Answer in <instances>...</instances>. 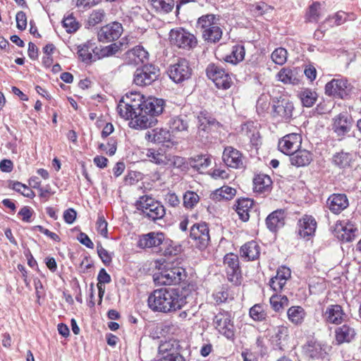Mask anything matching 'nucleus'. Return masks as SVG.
<instances>
[{
  "label": "nucleus",
  "instance_id": "1",
  "mask_svg": "<svg viewBox=\"0 0 361 361\" xmlns=\"http://www.w3.org/2000/svg\"><path fill=\"white\" fill-rule=\"evenodd\" d=\"M164 106V101L161 99H145L140 93L130 92L120 99L117 111L121 118L130 120V128L145 129L155 125V117L163 112Z\"/></svg>",
  "mask_w": 361,
  "mask_h": 361
},
{
  "label": "nucleus",
  "instance_id": "2",
  "mask_svg": "<svg viewBox=\"0 0 361 361\" xmlns=\"http://www.w3.org/2000/svg\"><path fill=\"white\" fill-rule=\"evenodd\" d=\"M183 290L173 288L154 290L148 297V306L153 311L169 313L181 309L187 303Z\"/></svg>",
  "mask_w": 361,
  "mask_h": 361
},
{
  "label": "nucleus",
  "instance_id": "3",
  "mask_svg": "<svg viewBox=\"0 0 361 361\" xmlns=\"http://www.w3.org/2000/svg\"><path fill=\"white\" fill-rule=\"evenodd\" d=\"M197 27L202 32V39L208 43H216L222 37V30L216 22L214 14H206L197 20Z\"/></svg>",
  "mask_w": 361,
  "mask_h": 361
},
{
  "label": "nucleus",
  "instance_id": "4",
  "mask_svg": "<svg viewBox=\"0 0 361 361\" xmlns=\"http://www.w3.org/2000/svg\"><path fill=\"white\" fill-rule=\"evenodd\" d=\"M136 207L143 216L153 221L163 219L166 214L164 206L150 196H141L136 202Z\"/></svg>",
  "mask_w": 361,
  "mask_h": 361
},
{
  "label": "nucleus",
  "instance_id": "5",
  "mask_svg": "<svg viewBox=\"0 0 361 361\" xmlns=\"http://www.w3.org/2000/svg\"><path fill=\"white\" fill-rule=\"evenodd\" d=\"M169 40L171 44L188 51L197 45L196 36L183 27L172 29L169 32Z\"/></svg>",
  "mask_w": 361,
  "mask_h": 361
},
{
  "label": "nucleus",
  "instance_id": "6",
  "mask_svg": "<svg viewBox=\"0 0 361 361\" xmlns=\"http://www.w3.org/2000/svg\"><path fill=\"white\" fill-rule=\"evenodd\" d=\"M186 278L185 270L180 267H174L166 269L157 274L154 276L156 283L163 286H171L179 283Z\"/></svg>",
  "mask_w": 361,
  "mask_h": 361
},
{
  "label": "nucleus",
  "instance_id": "7",
  "mask_svg": "<svg viewBox=\"0 0 361 361\" xmlns=\"http://www.w3.org/2000/svg\"><path fill=\"white\" fill-rule=\"evenodd\" d=\"M190 238L193 240V245L200 250L207 248L210 241L209 230L207 223L195 224L190 228Z\"/></svg>",
  "mask_w": 361,
  "mask_h": 361
},
{
  "label": "nucleus",
  "instance_id": "8",
  "mask_svg": "<svg viewBox=\"0 0 361 361\" xmlns=\"http://www.w3.org/2000/svg\"><path fill=\"white\" fill-rule=\"evenodd\" d=\"M206 73L208 78L212 80L218 88L226 90L231 86V78L222 67L214 63L209 64Z\"/></svg>",
  "mask_w": 361,
  "mask_h": 361
},
{
  "label": "nucleus",
  "instance_id": "9",
  "mask_svg": "<svg viewBox=\"0 0 361 361\" xmlns=\"http://www.w3.org/2000/svg\"><path fill=\"white\" fill-rule=\"evenodd\" d=\"M353 121L347 112L336 115L331 120V130L339 140L343 139L351 130Z\"/></svg>",
  "mask_w": 361,
  "mask_h": 361
},
{
  "label": "nucleus",
  "instance_id": "10",
  "mask_svg": "<svg viewBox=\"0 0 361 361\" xmlns=\"http://www.w3.org/2000/svg\"><path fill=\"white\" fill-rule=\"evenodd\" d=\"M192 68L188 61L181 59L169 68V78L176 83H181L188 80L192 75Z\"/></svg>",
  "mask_w": 361,
  "mask_h": 361
},
{
  "label": "nucleus",
  "instance_id": "11",
  "mask_svg": "<svg viewBox=\"0 0 361 361\" xmlns=\"http://www.w3.org/2000/svg\"><path fill=\"white\" fill-rule=\"evenodd\" d=\"M293 104L289 99L280 98L274 101L272 116L278 121L288 122L293 116Z\"/></svg>",
  "mask_w": 361,
  "mask_h": 361
},
{
  "label": "nucleus",
  "instance_id": "12",
  "mask_svg": "<svg viewBox=\"0 0 361 361\" xmlns=\"http://www.w3.org/2000/svg\"><path fill=\"white\" fill-rule=\"evenodd\" d=\"M215 329L227 338H233L235 328L231 314L228 312H220L214 318Z\"/></svg>",
  "mask_w": 361,
  "mask_h": 361
},
{
  "label": "nucleus",
  "instance_id": "13",
  "mask_svg": "<svg viewBox=\"0 0 361 361\" xmlns=\"http://www.w3.org/2000/svg\"><path fill=\"white\" fill-rule=\"evenodd\" d=\"M159 70L156 66L148 64L137 68L134 74V82L137 85L146 86L151 85L159 76Z\"/></svg>",
  "mask_w": 361,
  "mask_h": 361
},
{
  "label": "nucleus",
  "instance_id": "14",
  "mask_svg": "<svg viewBox=\"0 0 361 361\" xmlns=\"http://www.w3.org/2000/svg\"><path fill=\"white\" fill-rule=\"evenodd\" d=\"M123 32L121 23L114 21L102 27L97 33L100 42L106 43L118 39Z\"/></svg>",
  "mask_w": 361,
  "mask_h": 361
},
{
  "label": "nucleus",
  "instance_id": "15",
  "mask_svg": "<svg viewBox=\"0 0 361 361\" xmlns=\"http://www.w3.org/2000/svg\"><path fill=\"white\" fill-rule=\"evenodd\" d=\"M224 264L228 281L238 284L241 275L238 256L232 252L226 254L224 257Z\"/></svg>",
  "mask_w": 361,
  "mask_h": 361
},
{
  "label": "nucleus",
  "instance_id": "16",
  "mask_svg": "<svg viewBox=\"0 0 361 361\" xmlns=\"http://www.w3.org/2000/svg\"><path fill=\"white\" fill-rule=\"evenodd\" d=\"M351 87L346 79H333L325 86V92L329 96L343 99L349 94Z\"/></svg>",
  "mask_w": 361,
  "mask_h": 361
},
{
  "label": "nucleus",
  "instance_id": "17",
  "mask_svg": "<svg viewBox=\"0 0 361 361\" xmlns=\"http://www.w3.org/2000/svg\"><path fill=\"white\" fill-rule=\"evenodd\" d=\"M301 143L302 137L300 134L290 133L279 141L278 148L283 154L291 155L300 148Z\"/></svg>",
  "mask_w": 361,
  "mask_h": 361
},
{
  "label": "nucleus",
  "instance_id": "18",
  "mask_svg": "<svg viewBox=\"0 0 361 361\" xmlns=\"http://www.w3.org/2000/svg\"><path fill=\"white\" fill-rule=\"evenodd\" d=\"M322 316L326 323L335 325L342 324L347 318V314L339 305H329Z\"/></svg>",
  "mask_w": 361,
  "mask_h": 361
},
{
  "label": "nucleus",
  "instance_id": "19",
  "mask_svg": "<svg viewBox=\"0 0 361 361\" xmlns=\"http://www.w3.org/2000/svg\"><path fill=\"white\" fill-rule=\"evenodd\" d=\"M222 159L225 164L233 169H243L244 157L242 153L233 147H226L223 152Z\"/></svg>",
  "mask_w": 361,
  "mask_h": 361
},
{
  "label": "nucleus",
  "instance_id": "20",
  "mask_svg": "<svg viewBox=\"0 0 361 361\" xmlns=\"http://www.w3.org/2000/svg\"><path fill=\"white\" fill-rule=\"evenodd\" d=\"M197 119L198 121L197 133L202 137L208 134L214 128H217L219 126V123L207 111H200Z\"/></svg>",
  "mask_w": 361,
  "mask_h": 361
},
{
  "label": "nucleus",
  "instance_id": "21",
  "mask_svg": "<svg viewBox=\"0 0 361 361\" xmlns=\"http://www.w3.org/2000/svg\"><path fill=\"white\" fill-rule=\"evenodd\" d=\"M123 58L126 63L136 66L147 61L149 59V53L142 46L137 45L127 51Z\"/></svg>",
  "mask_w": 361,
  "mask_h": 361
},
{
  "label": "nucleus",
  "instance_id": "22",
  "mask_svg": "<svg viewBox=\"0 0 361 361\" xmlns=\"http://www.w3.org/2000/svg\"><path fill=\"white\" fill-rule=\"evenodd\" d=\"M289 341L288 329L284 326L276 328L274 334L271 336L270 342L275 350H285Z\"/></svg>",
  "mask_w": 361,
  "mask_h": 361
},
{
  "label": "nucleus",
  "instance_id": "23",
  "mask_svg": "<svg viewBox=\"0 0 361 361\" xmlns=\"http://www.w3.org/2000/svg\"><path fill=\"white\" fill-rule=\"evenodd\" d=\"M164 235L161 232H149L139 237L137 247L142 249L157 247L164 243Z\"/></svg>",
  "mask_w": 361,
  "mask_h": 361
},
{
  "label": "nucleus",
  "instance_id": "24",
  "mask_svg": "<svg viewBox=\"0 0 361 361\" xmlns=\"http://www.w3.org/2000/svg\"><path fill=\"white\" fill-rule=\"evenodd\" d=\"M298 235L307 240L314 235L317 222L314 217L309 215L302 216L298 223Z\"/></svg>",
  "mask_w": 361,
  "mask_h": 361
},
{
  "label": "nucleus",
  "instance_id": "25",
  "mask_svg": "<svg viewBox=\"0 0 361 361\" xmlns=\"http://www.w3.org/2000/svg\"><path fill=\"white\" fill-rule=\"evenodd\" d=\"M337 237L343 242H352L356 236L357 228L350 221H343L336 224Z\"/></svg>",
  "mask_w": 361,
  "mask_h": 361
},
{
  "label": "nucleus",
  "instance_id": "26",
  "mask_svg": "<svg viewBox=\"0 0 361 361\" xmlns=\"http://www.w3.org/2000/svg\"><path fill=\"white\" fill-rule=\"evenodd\" d=\"M326 204L332 213L338 214L348 207L349 202L345 194L334 193L329 197Z\"/></svg>",
  "mask_w": 361,
  "mask_h": 361
},
{
  "label": "nucleus",
  "instance_id": "27",
  "mask_svg": "<svg viewBox=\"0 0 361 361\" xmlns=\"http://www.w3.org/2000/svg\"><path fill=\"white\" fill-rule=\"evenodd\" d=\"M124 43L123 42H118L112 43L107 46H99L94 47V54L96 57V61L104 58H107L116 55L117 53L123 50Z\"/></svg>",
  "mask_w": 361,
  "mask_h": 361
},
{
  "label": "nucleus",
  "instance_id": "28",
  "mask_svg": "<svg viewBox=\"0 0 361 361\" xmlns=\"http://www.w3.org/2000/svg\"><path fill=\"white\" fill-rule=\"evenodd\" d=\"M279 81L285 85H298L300 82L298 68L284 67L276 74Z\"/></svg>",
  "mask_w": 361,
  "mask_h": 361
},
{
  "label": "nucleus",
  "instance_id": "29",
  "mask_svg": "<svg viewBox=\"0 0 361 361\" xmlns=\"http://www.w3.org/2000/svg\"><path fill=\"white\" fill-rule=\"evenodd\" d=\"M266 224L269 231L276 232L285 224V212L278 209L271 213L266 219Z\"/></svg>",
  "mask_w": 361,
  "mask_h": 361
},
{
  "label": "nucleus",
  "instance_id": "30",
  "mask_svg": "<svg viewBox=\"0 0 361 361\" xmlns=\"http://www.w3.org/2000/svg\"><path fill=\"white\" fill-rule=\"evenodd\" d=\"M254 201L249 198L239 199L237 201L235 211L240 219L243 221H247L250 219V213L252 211Z\"/></svg>",
  "mask_w": 361,
  "mask_h": 361
},
{
  "label": "nucleus",
  "instance_id": "31",
  "mask_svg": "<svg viewBox=\"0 0 361 361\" xmlns=\"http://www.w3.org/2000/svg\"><path fill=\"white\" fill-rule=\"evenodd\" d=\"M94 45L91 42H87L78 47V54L82 62L88 64L96 61Z\"/></svg>",
  "mask_w": 361,
  "mask_h": 361
},
{
  "label": "nucleus",
  "instance_id": "32",
  "mask_svg": "<svg viewBox=\"0 0 361 361\" xmlns=\"http://www.w3.org/2000/svg\"><path fill=\"white\" fill-rule=\"evenodd\" d=\"M242 257L248 261L257 259L260 254V247L257 242L252 240L244 244L240 248Z\"/></svg>",
  "mask_w": 361,
  "mask_h": 361
},
{
  "label": "nucleus",
  "instance_id": "33",
  "mask_svg": "<svg viewBox=\"0 0 361 361\" xmlns=\"http://www.w3.org/2000/svg\"><path fill=\"white\" fill-rule=\"evenodd\" d=\"M290 163L297 167L308 165L312 160V154L306 150L299 149L290 155Z\"/></svg>",
  "mask_w": 361,
  "mask_h": 361
},
{
  "label": "nucleus",
  "instance_id": "34",
  "mask_svg": "<svg viewBox=\"0 0 361 361\" xmlns=\"http://www.w3.org/2000/svg\"><path fill=\"white\" fill-rule=\"evenodd\" d=\"M348 15L343 11H338L332 16H329L319 25L321 30H326L329 27L338 26L343 24L347 20Z\"/></svg>",
  "mask_w": 361,
  "mask_h": 361
},
{
  "label": "nucleus",
  "instance_id": "35",
  "mask_svg": "<svg viewBox=\"0 0 361 361\" xmlns=\"http://www.w3.org/2000/svg\"><path fill=\"white\" fill-rule=\"evenodd\" d=\"M335 334L336 340L339 344L350 342L355 336V329L348 324L338 327Z\"/></svg>",
  "mask_w": 361,
  "mask_h": 361
},
{
  "label": "nucleus",
  "instance_id": "36",
  "mask_svg": "<svg viewBox=\"0 0 361 361\" xmlns=\"http://www.w3.org/2000/svg\"><path fill=\"white\" fill-rule=\"evenodd\" d=\"M148 140L157 143H163L169 141L171 135L169 130L164 128H154L146 133Z\"/></svg>",
  "mask_w": 361,
  "mask_h": 361
},
{
  "label": "nucleus",
  "instance_id": "37",
  "mask_svg": "<svg viewBox=\"0 0 361 361\" xmlns=\"http://www.w3.org/2000/svg\"><path fill=\"white\" fill-rule=\"evenodd\" d=\"M172 133L186 131L188 128V117L185 115H180L172 117L169 123Z\"/></svg>",
  "mask_w": 361,
  "mask_h": 361
},
{
  "label": "nucleus",
  "instance_id": "38",
  "mask_svg": "<svg viewBox=\"0 0 361 361\" xmlns=\"http://www.w3.org/2000/svg\"><path fill=\"white\" fill-rule=\"evenodd\" d=\"M245 51L243 45L237 44L232 47V51L230 54L225 56L224 60L227 63H230L233 65L243 61L245 58Z\"/></svg>",
  "mask_w": 361,
  "mask_h": 361
},
{
  "label": "nucleus",
  "instance_id": "39",
  "mask_svg": "<svg viewBox=\"0 0 361 361\" xmlns=\"http://www.w3.org/2000/svg\"><path fill=\"white\" fill-rule=\"evenodd\" d=\"M236 194L235 189L229 186H223L210 195V198L214 201H221V200H231Z\"/></svg>",
  "mask_w": 361,
  "mask_h": 361
},
{
  "label": "nucleus",
  "instance_id": "40",
  "mask_svg": "<svg viewBox=\"0 0 361 361\" xmlns=\"http://www.w3.org/2000/svg\"><path fill=\"white\" fill-rule=\"evenodd\" d=\"M305 314L304 309L300 306H293L287 312L289 321L295 325L301 324L303 322Z\"/></svg>",
  "mask_w": 361,
  "mask_h": 361
},
{
  "label": "nucleus",
  "instance_id": "41",
  "mask_svg": "<svg viewBox=\"0 0 361 361\" xmlns=\"http://www.w3.org/2000/svg\"><path fill=\"white\" fill-rule=\"evenodd\" d=\"M322 4L319 2H313L305 14V20L309 23H317L322 16Z\"/></svg>",
  "mask_w": 361,
  "mask_h": 361
},
{
  "label": "nucleus",
  "instance_id": "42",
  "mask_svg": "<svg viewBox=\"0 0 361 361\" xmlns=\"http://www.w3.org/2000/svg\"><path fill=\"white\" fill-rule=\"evenodd\" d=\"M305 351L307 356L313 359L322 357L326 353L322 345L315 341L308 342L305 346Z\"/></svg>",
  "mask_w": 361,
  "mask_h": 361
},
{
  "label": "nucleus",
  "instance_id": "43",
  "mask_svg": "<svg viewBox=\"0 0 361 361\" xmlns=\"http://www.w3.org/2000/svg\"><path fill=\"white\" fill-rule=\"evenodd\" d=\"M271 184L270 177L265 174H259L253 180L254 190L258 192H263L269 189Z\"/></svg>",
  "mask_w": 361,
  "mask_h": 361
},
{
  "label": "nucleus",
  "instance_id": "44",
  "mask_svg": "<svg viewBox=\"0 0 361 361\" xmlns=\"http://www.w3.org/2000/svg\"><path fill=\"white\" fill-rule=\"evenodd\" d=\"M353 161V155L350 153L345 152H340L336 153L333 157L334 164L339 168L350 167Z\"/></svg>",
  "mask_w": 361,
  "mask_h": 361
},
{
  "label": "nucleus",
  "instance_id": "45",
  "mask_svg": "<svg viewBox=\"0 0 361 361\" xmlns=\"http://www.w3.org/2000/svg\"><path fill=\"white\" fill-rule=\"evenodd\" d=\"M299 97L304 106L311 107L317 101V94L310 89H304L299 93Z\"/></svg>",
  "mask_w": 361,
  "mask_h": 361
},
{
  "label": "nucleus",
  "instance_id": "46",
  "mask_svg": "<svg viewBox=\"0 0 361 361\" xmlns=\"http://www.w3.org/2000/svg\"><path fill=\"white\" fill-rule=\"evenodd\" d=\"M152 6L157 11L169 13L174 7L173 0H149Z\"/></svg>",
  "mask_w": 361,
  "mask_h": 361
},
{
  "label": "nucleus",
  "instance_id": "47",
  "mask_svg": "<svg viewBox=\"0 0 361 361\" xmlns=\"http://www.w3.org/2000/svg\"><path fill=\"white\" fill-rule=\"evenodd\" d=\"M288 302V299L286 295H273L270 298L271 306L276 312H279L287 307Z\"/></svg>",
  "mask_w": 361,
  "mask_h": 361
},
{
  "label": "nucleus",
  "instance_id": "48",
  "mask_svg": "<svg viewBox=\"0 0 361 361\" xmlns=\"http://www.w3.org/2000/svg\"><path fill=\"white\" fill-rule=\"evenodd\" d=\"M146 157L151 162L157 164L166 165L167 164L166 155L154 149H148L146 152Z\"/></svg>",
  "mask_w": 361,
  "mask_h": 361
},
{
  "label": "nucleus",
  "instance_id": "49",
  "mask_svg": "<svg viewBox=\"0 0 361 361\" xmlns=\"http://www.w3.org/2000/svg\"><path fill=\"white\" fill-rule=\"evenodd\" d=\"M183 200L185 208L192 209L200 202V197L196 192L188 190L184 193Z\"/></svg>",
  "mask_w": 361,
  "mask_h": 361
},
{
  "label": "nucleus",
  "instance_id": "50",
  "mask_svg": "<svg viewBox=\"0 0 361 361\" xmlns=\"http://www.w3.org/2000/svg\"><path fill=\"white\" fill-rule=\"evenodd\" d=\"M273 10V7L269 6L264 2H259L255 4L250 5V11L252 14L255 16H261Z\"/></svg>",
  "mask_w": 361,
  "mask_h": 361
},
{
  "label": "nucleus",
  "instance_id": "51",
  "mask_svg": "<svg viewBox=\"0 0 361 361\" xmlns=\"http://www.w3.org/2000/svg\"><path fill=\"white\" fill-rule=\"evenodd\" d=\"M271 60L277 65H283L288 59V51L282 47L276 48L271 55Z\"/></svg>",
  "mask_w": 361,
  "mask_h": 361
},
{
  "label": "nucleus",
  "instance_id": "52",
  "mask_svg": "<svg viewBox=\"0 0 361 361\" xmlns=\"http://www.w3.org/2000/svg\"><path fill=\"white\" fill-rule=\"evenodd\" d=\"M250 316L255 321H263L265 319L267 314L262 305L256 304L250 310Z\"/></svg>",
  "mask_w": 361,
  "mask_h": 361
},
{
  "label": "nucleus",
  "instance_id": "53",
  "mask_svg": "<svg viewBox=\"0 0 361 361\" xmlns=\"http://www.w3.org/2000/svg\"><path fill=\"white\" fill-rule=\"evenodd\" d=\"M106 16V13L103 9L94 10L88 18V25L94 26L103 21Z\"/></svg>",
  "mask_w": 361,
  "mask_h": 361
},
{
  "label": "nucleus",
  "instance_id": "54",
  "mask_svg": "<svg viewBox=\"0 0 361 361\" xmlns=\"http://www.w3.org/2000/svg\"><path fill=\"white\" fill-rule=\"evenodd\" d=\"M13 190L16 192H20L23 196L26 197L32 198L35 197V192L30 189L27 185L20 182H13L11 185Z\"/></svg>",
  "mask_w": 361,
  "mask_h": 361
},
{
  "label": "nucleus",
  "instance_id": "55",
  "mask_svg": "<svg viewBox=\"0 0 361 361\" xmlns=\"http://www.w3.org/2000/svg\"><path fill=\"white\" fill-rule=\"evenodd\" d=\"M62 23L66 31L70 33L75 32L79 27L78 23L71 14L65 17Z\"/></svg>",
  "mask_w": 361,
  "mask_h": 361
},
{
  "label": "nucleus",
  "instance_id": "56",
  "mask_svg": "<svg viewBox=\"0 0 361 361\" xmlns=\"http://www.w3.org/2000/svg\"><path fill=\"white\" fill-rule=\"evenodd\" d=\"M97 249L98 255L99 256L102 261L105 264H109L112 260L111 255L101 245H97Z\"/></svg>",
  "mask_w": 361,
  "mask_h": 361
},
{
  "label": "nucleus",
  "instance_id": "57",
  "mask_svg": "<svg viewBox=\"0 0 361 361\" xmlns=\"http://www.w3.org/2000/svg\"><path fill=\"white\" fill-rule=\"evenodd\" d=\"M107 222L103 216H99L97 221V230L102 236L106 237L108 233Z\"/></svg>",
  "mask_w": 361,
  "mask_h": 361
},
{
  "label": "nucleus",
  "instance_id": "58",
  "mask_svg": "<svg viewBox=\"0 0 361 361\" xmlns=\"http://www.w3.org/2000/svg\"><path fill=\"white\" fill-rule=\"evenodd\" d=\"M16 26L20 30H25L27 27V17L23 11H19L16 16Z\"/></svg>",
  "mask_w": 361,
  "mask_h": 361
},
{
  "label": "nucleus",
  "instance_id": "59",
  "mask_svg": "<svg viewBox=\"0 0 361 361\" xmlns=\"http://www.w3.org/2000/svg\"><path fill=\"white\" fill-rule=\"evenodd\" d=\"M291 275L290 269L286 267H280L276 272L275 277L281 281H285V283L290 279Z\"/></svg>",
  "mask_w": 361,
  "mask_h": 361
},
{
  "label": "nucleus",
  "instance_id": "60",
  "mask_svg": "<svg viewBox=\"0 0 361 361\" xmlns=\"http://www.w3.org/2000/svg\"><path fill=\"white\" fill-rule=\"evenodd\" d=\"M195 162L196 163L193 165V167L197 168V169H204L209 166L211 161L209 159L205 157V156H197V159H195Z\"/></svg>",
  "mask_w": 361,
  "mask_h": 361
},
{
  "label": "nucleus",
  "instance_id": "61",
  "mask_svg": "<svg viewBox=\"0 0 361 361\" xmlns=\"http://www.w3.org/2000/svg\"><path fill=\"white\" fill-rule=\"evenodd\" d=\"M159 361H185V358L178 353H167Z\"/></svg>",
  "mask_w": 361,
  "mask_h": 361
},
{
  "label": "nucleus",
  "instance_id": "62",
  "mask_svg": "<svg viewBox=\"0 0 361 361\" xmlns=\"http://www.w3.org/2000/svg\"><path fill=\"white\" fill-rule=\"evenodd\" d=\"M165 200L168 205L176 207L180 204V200L178 196L173 192H168L166 195Z\"/></svg>",
  "mask_w": 361,
  "mask_h": 361
},
{
  "label": "nucleus",
  "instance_id": "63",
  "mask_svg": "<svg viewBox=\"0 0 361 361\" xmlns=\"http://www.w3.org/2000/svg\"><path fill=\"white\" fill-rule=\"evenodd\" d=\"M286 283L285 281H281L276 277H273L269 281L270 287L276 292L281 291Z\"/></svg>",
  "mask_w": 361,
  "mask_h": 361
},
{
  "label": "nucleus",
  "instance_id": "64",
  "mask_svg": "<svg viewBox=\"0 0 361 361\" xmlns=\"http://www.w3.org/2000/svg\"><path fill=\"white\" fill-rule=\"evenodd\" d=\"M97 280V285H104L111 282V276L104 269H102L98 274Z\"/></svg>",
  "mask_w": 361,
  "mask_h": 361
}]
</instances>
